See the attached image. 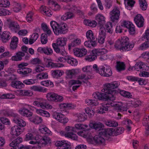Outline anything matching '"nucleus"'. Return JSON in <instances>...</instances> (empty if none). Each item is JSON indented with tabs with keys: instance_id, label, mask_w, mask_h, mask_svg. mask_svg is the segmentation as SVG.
<instances>
[{
	"instance_id": "55",
	"label": "nucleus",
	"mask_w": 149,
	"mask_h": 149,
	"mask_svg": "<svg viewBox=\"0 0 149 149\" xmlns=\"http://www.w3.org/2000/svg\"><path fill=\"white\" fill-rule=\"evenodd\" d=\"M48 75L47 73L43 72L38 74L37 76V79H43L47 78Z\"/></svg>"
},
{
	"instance_id": "6",
	"label": "nucleus",
	"mask_w": 149,
	"mask_h": 149,
	"mask_svg": "<svg viewBox=\"0 0 149 149\" xmlns=\"http://www.w3.org/2000/svg\"><path fill=\"white\" fill-rule=\"evenodd\" d=\"M130 43L129 38L126 36L122 37L120 39H118L115 42L114 47L116 49Z\"/></svg>"
},
{
	"instance_id": "47",
	"label": "nucleus",
	"mask_w": 149,
	"mask_h": 149,
	"mask_svg": "<svg viewBox=\"0 0 149 149\" xmlns=\"http://www.w3.org/2000/svg\"><path fill=\"white\" fill-rule=\"evenodd\" d=\"M30 63L33 65H43L41 61L38 58H35L31 60Z\"/></svg>"
},
{
	"instance_id": "14",
	"label": "nucleus",
	"mask_w": 149,
	"mask_h": 149,
	"mask_svg": "<svg viewBox=\"0 0 149 149\" xmlns=\"http://www.w3.org/2000/svg\"><path fill=\"white\" fill-rule=\"evenodd\" d=\"M134 20L137 26L139 27L143 26L144 19L140 14H138L134 17Z\"/></svg>"
},
{
	"instance_id": "60",
	"label": "nucleus",
	"mask_w": 149,
	"mask_h": 149,
	"mask_svg": "<svg viewBox=\"0 0 149 149\" xmlns=\"http://www.w3.org/2000/svg\"><path fill=\"white\" fill-rule=\"evenodd\" d=\"M10 4L8 0H3V1L2 3H0V7H8Z\"/></svg>"
},
{
	"instance_id": "3",
	"label": "nucleus",
	"mask_w": 149,
	"mask_h": 149,
	"mask_svg": "<svg viewBox=\"0 0 149 149\" xmlns=\"http://www.w3.org/2000/svg\"><path fill=\"white\" fill-rule=\"evenodd\" d=\"M106 93H102L99 92H97L94 93L93 94V96L95 99H98L100 100H106L109 99L111 100H114L115 97L113 94H109V95L106 94Z\"/></svg>"
},
{
	"instance_id": "41",
	"label": "nucleus",
	"mask_w": 149,
	"mask_h": 149,
	"mask_svg": "<svg viewBox=\"0 0 149 149\" xmlns=\"http://www.w3.org/2000/svg\"><path fill=\"white\" fill-rule=\"evenodd\" d=\"M96 41L88 40L84 43L85 46L88 47H91V46L95 47L96 45Z\"/></svg>"
},
{
	"instance_id": "61",
	"label": "nucleus",
	"mask_w": 149,
	"mask_h": 149,
	"mask_svg": "<svg viewBox=\"0 0 149 149\" xmlns=\"http://www.w3.org/2000/svg\"><path fill=\"white\" fill-rule=\"evenodd\" d=\"M35 80L33 79H26L23 81V83L27 85H30L34 84Z\"/></svg>"
},
{
	"instance_id": "33",
	"label": "nucleus",
	"mask_w": 149,
	"mask_h": 149,
	"mask_svg": "<svg viewBox=\"0 0 149 149\" xmlns=\"http://www.w3.org/2000/svg\"><path fill=\"white\" fill-rule=\"evenodd\" d=\"M67 41L66 38H60L57 39L56 44L59 46L63 47L66 45Z\"/></svg>"
},
{
	"instance_id": "49",
	"label": "nucleus",
	"mask_w": 149,
	"mask_h": 149,
	"mask_svg": "<svg viewBox=\"0 0 149 149\" xmlns=\"http://www.w3.org/2000/svg\"><path fill=\"white\" fill-rule=\"evenodd\" d=\"M77 120L78 122L84 121L87 118V116L85 113H79L77 116Z\"/></svg>"
},
{
	"instance_id": "63",
	"label": "nucleus",
	"mask_w": 149,
	"mask_h": 149,
	"mask_svg": "<svg viewBox=\"0 0 149 149\" xmlns=\"http://www.w3.org/2000/svg\"><path fill=\"white\" fill-rule=\"evenodd\" d=\"M9 12L6 9L3 8H0V16H5L9 14Z\"/></svg>"
},
{
	"instance_id": "9",
	"label": "nucleus",
	"mask_w": 149,
	"mask_h": 149,
	"mask_svg": "<svg viewBox=\"0 0 149 149\" xmlns=\"http://www.w3.org/2000/svg\"><path fill=\"white\" fill-rule=\"evenodd\" d=\"M53 116L54 118L61 123L64 124L67 123L68 121V119L61 113H54Z\"/></svg>"
},
{
	"instance_id": "35",
	"label": "nucleus",
	"mask_w": 149,
	"mask_h": 149,
	"mask_svg": "<svg viewBox=\"0 0 149 149\" xmlns=\"http://www.w3.org/2000/svg\"><path fill=\"white\" fill-rule=\"evenodd\" d=\"M86 36L88 40L97 41V39L95 38L93 31L91 30H89L87 32Z\"/></svg>"
},
{
	"instance_id": "37",
	"label": "nucleus",
	"mask_w": 149,
	"mask_h": 149,
	"mask_svg": "<svg viewBox=\"0 0 149 149\" xmlns=\"http://www.w3.org/2000/svg\"><path fill=\"white\" fill-rule=\"evenodd\" d=\"M22 141V138L18 137L16 139L12 141V142L9 145L13 147L16 146H17Z\"/></svg>"
},
{
	"instance_id": "30",
	"label": "nucleus",
	"mask_w": 149,
	"mask_h": 149,
	"mask_svg": "<svg viewBox=\"0 0 149 149\" xmlns=\"http://www.w3.org/2000/svg\"><path fill=\"white\" fill-rule=\"evenodd\" d=\"M104 29L105 32L107 33L111 34L113 33V30L112 29V25L110 22H108L106 24Z\"/></svg>"
},
{
	"instance_id": "26",
	"label": "nucleus",
	"mask_w": 149,
	"mask_h": 149,
	"mask_svg": "<svg viewBox=\"0 0 149 149\" xmlns=\"http://www.w3.org/2000/svg\"><path fill=\"white\" fill-rule=\"evenodd\" d=\"M111 106L110 103L105 102L102 104V106L100 107L99 113H105V111H107L108 108L110 107Z\"/></svg>"
},
{
	"instance_id": "16",
	"label": "nucleus",
	"mask_w": 149,
	"mask_h": 149,
	"mask_svg": "<svg viewBox=\"0 0 149 149\" xmlns=\"http://www.w3.org/2000/svg\"><path fill=\"white\" fill-rule=\"evenodd\" d=\"M114 130L113 128H108L102 130L100 132V135H103L104 137L108 136H114L115 135L114 133Z\"/></svg>"
},
{
	"instance_id": "10",
	"label": "nucleus",
	"mask_w": 149,
	"mask_h": 149,
	"mask_svg": "<svg viewBox=\"0 0 149 149\" xmlns=\"http://www.w3.org/2000/svg\"><path fill=\"white\" fill-rule=\"evenodd\" d=\"M74 55L78 57H81L86 55L87 50L84 48H76L74 49Z\"/></svg>"
},
{
	"instance_id": "44",
	"label": "nucleus",
	"mask_w": 149,
	"mask_h": 149,
	"mask_svg": "<svg viewBox=\"0 0 149 149\" xmlns=\"http://www.w3.org/2000/svg\"><path fill=\"white\" fill-rule=\"evenodd\" d=\"M74 17L73 14L70 12H67L63 15L61 19L64 20H67L68 19H71Z\"/></svg>"
},
{
	"instance_id": "29",
	"label": "nucleus",
	"mask_w": 149,
	"mask_h": 149,
	"mask_svg": "<svg viewBox=\"0 0 149 149\" xmlns=\"http://www.w3.org/2000/svg\"><path fill=\"white\" fill-rule=\"evenodd\" d=\"M30 121L35 124H38L42 123V120L41 117L37 116H33L29 118Z\"/></svg>"
},
{
	"instance_id": "39",
	"label": "nucleus",
	"mask_w": 149,
	"mask_h": 149,
	"mask_svg": "<svg viewBox=\"0 0 149 149\" xmlns=\"http://www.w3.org/2000/svg\"><path fill=\"white\" fill-rule=\"evenodd\" d=\"M56 95V93H54L50 92L48 93L46 96L47 100L50 102H55Z\"/></svg>"
},
{
	"instance_id": "54",
	"label": "nucleus",
	"mask_w": 149,
	"mask_h": 149,
	"mask_svg": "<svg viewBox=\"0 0 149 149\" xmlns=\"http://www.w3.org/2000/svg\"><path fill=\"white\" fill-rule=\"evenodd\" d=\"M114 133L115 135L116 136L122 133V132L124 130V128L123 127H118L114 129Z\"/></svg>"
},
{
	"instance_id": "42",
	"label": "nucleus",
	"mask_w": 149,
	"mask_h": 149,
	"mask_svg": "<svg viewBox=\"0 0 149 149\" xmlns=\"http://www.w3.org/2000/svg\"><path fill=\"white\" fill-rule=\"evenodd\" d=\"M81 40L80 39L77 38L74 40L69 45V48L70 49L71 47H74L79 45L80 43Z\"/></svg>"
},
{
	"instance_id": "12",
	"label": "nucleus",
	"mask_w": 149,
	"mask_h": 149,
	"mask_svg": "<svg viewBox=\"0 0 149 149\" xmlns=\"http://www.w3.org/2000/svg\"><path fill=\"white\" fill-rule=\"evenodd\" d=\"M22 132V130L17 125H15L11 127L10 134L12 135V138H13L14 137V135L17 136Z\"/></svg>"
},
{
	"instance_id": "7",
	"label": "nucleus",
	"mask_w": 149,
	"mask_h": 149,
	"mask_svg": "<svg viewBox=\"0 0 149 149\" xmlns=\"http://www.w3.org/2000/svg\"><path fill=\"white\" fill-rule=\"evenodd\" d=\"M111 20L113 22H117L119 18L120 11L119 8L115 7L110 13Z\"/></svg>"
},
{
	"instance_id": "59",
	"label": "nucleus",
	"mask_w": 149,
	"mask_h": 149,
	"mask_svg": "<svg viewBox=\"0 0 149 149\" xmlns=\"http://www.w3.org/2000/svg\"><path fill=\"white\" fill-rule=\"evenodd\" d=\"M53 77L55 78H57L58 77H60L62 74L60 71L59 70H55L52 73Z\"/></svg>"
},
{
	"instance_id": "11",
	"label": "nucleus",
	"mask_w": 149,
	"mask_h": 149,
	"mask_svg": "<svg viewBox=\"0 0 149 149\" xmlns=\"http://www.w3.org/2000/svg\"><path fill=\"white\" fill-rule=\"evenodd\" d=\"M115 109L118 112L126 111L128 108L126 104L121 102H118L114 105Z\"/></svg>"
},
{
	"instance_id": "28",
	"label": "nucleus",
	"mask_w": 149,
	"mask_h": 149,
	"mask_svg": "<svg viewBox=\"0 0 149 149\" xmlns=\"http://www.w3.org/2000/svg\"><path fill=\"white\" fill-rule=\"evenodd\" d=\"M11 85L12 87L17 89H21L24 86L23 83L19 81H12Z\"/></svg>"
},
{
	"instance_id": "50",
	"label": "nucleus",
	"mask_w": 149,
	"mask_h": 149,
	"mask_svg": "<svg viewBox=\"0 0 149 149\" xmlns=\"http://www.w3.org/2000/svg\"><path fill=\"white\" fill-rule=\"evenodd\" d=\"M68 77L70 78H72L75 75V71L74 69H72L70 70L66 71L65 72Z\"/></svg>"
},
{
	"instance_id": "51",
	"label": "nucleus",
	"mask_w": 149,
	"mask_h": 149,
	"mask_svg": "<svg viewBox=\"0 0 149 149\" xmlns=\"http://www.w3.org/2000/svg\"><path fill=\"white\" fill-rule=\"evenodd\" d=\"M120 94L123 96L128 98H132V95L130 93L127 92L125 91L122 90L120 92Z\"/></svg>"
},
{
	"instance_id": "32",
	"label": "nucleus",
	"mask_w": 149,
	"mask_h": 149,
	"mask_svg": "<svg viewBox=\"0 0 149 149\" xmlns=\"http://www.w3.org/2000/svg\"><path fill=\"white\" fill-rule=\"evenodd\" d=\"M116 67L117 70L119 72L125 69V65L123 62L117 61L116 63Z\"/></svg>"
},
{
	"instance_id": "2",
	"label": "nucleus",
	"mask_w": 149,
	"mask_h": 149,
	"mask_svg": "<svg viewBox=\"0 0 149 149\" xmlns=\"http://www.w3.org/2000/svg\"><path fill=\"white\" fill-rule=\"evenodd\" d=\"M119 85V82L117 81H113L110 83L106 84L104 85V88L102 91L107 94H113L114 93L113 89L117 88Z\"/></svg>"
},
{
	"instance_id": "38",
	"label": "nucleus",
	"mask_w": 149,
	"mask_h": 149,
	"mask_svg": "<svg viewBox=\"0 0 149 149\" xmlns=\"http://www.w3.org/2000/svg\"><path fill=\"white\" fill-rule=\"evenodd\" d=\"M105 124L108 126L115 127L118 126V123L114 121L108 120L104 121Z\"/></svg>"
},
{
	"instance_id": "57",
	"label": "nucleus",
	"mask_w": 149,
	"mask_h": 149,
	"mask_svg": "<svg viewBox=\"0 0 149 149\" xmlns=\"http://www.w3.org/2000/svg\"><path fill=\"white\" fill-rule=\"evenodd\" d=\"M149 47V41H146L145 42L142 43L139 47V49L142 50L146 49Z\"/></svg>"
},
{
	"instance_id": "20",
	"label": "nucleus",
	"mask_w": 149,
	"mask_h": 149,
	"mask_svg": "<svg viewBox=\"0 0 149 149\" xmlns=\"http://www.w3.org/2000/svg\"><path fill=\"white\" fill-rule=\"evenodd\" d=\"M10 34L7 31H4L1 34L0 33V39L4 42L8 41L11 38Z\"/></svg>"
},
{
	"instance_id": "22",
	"label": "nucleus",
	"mask_w": 149,
	"mask_h": 149,
	"mask_svg": "<svg viewBox=\"0 0 149 149\" xmlns=\"http://www.w3.org/2000/svg\"><path fill=\"white\" fill-rule=\"evenodd\" d=\"M47 66L48 67H51L52 68L56 67H61L63 66V64L62 63H54L51 61L50 59H46Z\"/></svg>"
},
{
	"instance_id": "15",
	"label": "nucleus",
	"mask_w": 149,
	"mask_h": 149,
	"mask_svg": "<svg viewBox=\"0 0 149 149\" xmlns=\"http://www.w3.org/2000/svg\"><path fill=\"white\" fill-rule=\"evenodd\" d=\"M112 71L109 66L102 67L100 75L103 77H109L112 75Z\"/></svg>"
},
{
	"instance_id": "27",
	"label": "nucleus",
	"mask_w": 149,
	"mask_h": 149,
	"mask_svg": "<svg viewBox=\"0 0 149 149\" xmlns=\"http://www.w3.org/2000/svg\"><path fill=\"white\" fill-rule=\"evenodd\" d=\"M24 56L25 54L24 53L21 52H19L16 53L15 56L12 57V59L13 60L15 61H20L22 60V57Z\"/></svg>"
},
{
	"instance_id": "18",
	"label": "nucleus",
	"mask_w": 149,
	"mask_h": 149,
	"mask_svg": "<svg viewBox=\"0 0 149 149\" xmlns=\"http://www.w3.org/2000/svg\"><path fill=\"white\" fill-rule=\"evenodd\" d=\"M134 47L133 44L128 43L127 45H125L124 46H122V47L117 49V50H119L121 52H126L129 51L131 50Z\"/></svg>"
},
{
	"instance_id": "4",
	"label": "nucleus",
	"mask_w": 149,
	"mask_h": 149,
	"mask_svg": "<svg viewBox=\"0 0 149 149\" xmlns=\"http://www.w3.org/2000/svg\"><path fill=\"white\" fill-rule=\"evenodd\" d=\"M33 104L38 107H40L43 109H51L52 107L49 104H47L45 100L42 98H37L33 102Z\"/></svg>"
},
{
	"instance_id": "21",
	"label": "nucleus",
	"mask_w": 149,
	"mask_h": 149,
	"mask_svg": "<svg viewBox=\"0 0 149 149\" xmlns=\"http://www.w3.org/2000/svg\"><path fill=\"white\" fill-rule=\"evenodd\" d=\"M93 54L96 55L97 57V56H101L102 55L107 54V51L104 48L101 49H95L93 50Z\"/></svg>"
},
{
	"instance_id": "48",
	"label": "nucleus",
	"mask_w": 149,
	"mask_h": 149,
	"mask_svg": "<svg viewBox=\"0 0 149 149\" xmlns=\"http://www.w3.org/2000/svg\"><path fill=\"white\" fill-rule=\"evenodd\" d=\"M96 58V56L95 54H93L92 50L91 54L86 56L85 59L86 61H91L94 60Z\"/></svg>"
},
{
	"instance_id": "8",
	"label": "nucleus",
	"mask_w": 149,
	"mask_h": 149,
	"mask_svg": "<svg viewBox=\"0 0 149 149\" xmlns=\"http://www.w3.org/2000/svg\"><path fill=\"white\" fill-rule=\"evenodd\" d=\"M122 25L128 29V31L130 34L135 35L136 33V30L134 26L131 22L124 21L123 22Z\"/></svg>"
},
{
	"instance_id": "24",
	"label": "nucleus",
	"mask_w": 149,
	"mask_h": 149,
	"mask_svg": "<svg viewBox=\"0 0 149 149\" xmlns=\"http://www.w3.org/2000/svg\"><path fill=\"white\" fill-rule=\"evenodd\" d=\"M13 120L15 123L18 125V126L20 127H23L26 126V122L23 120L19 118V117H16L13 119Z\"/></svg>"
},
{
	"instance_id": "5",
	"label": "nucleus",
	"mask_w": 149,
	"mask_h": 149,
	"mask_svg": "<svg viewBox=\"0 0 149 149\" xmlns=\"http://www.w3.org/2000/svg\"><path fill=\"white\" fill-rule=\"evenodd\" d=\"M65 129L68 132L65 134L64 135L65 137L70 138L73 140H77V135L73 132H76V130H75L74 127L67 126L66 127Z\"/></svg>"
},
{
	"instance_id": "64",
	"label": "nucleus",
	"mask_w": 149,
	"mask_h": 149,
	"mask_svg": "<svg viewBox=\"0 0 149 149\" xmlns=\"http://www.w3.org/2000/svg\"><path fill=\"white\" fill-rule=\"evenodd\" d=\"M85 112L90 116L93 115L94 114V111L91 108H86L85 109Z\"/></svg>"
},
{
	"instance_id": "58",
	"label": "nucleus",
	"mask_w": 149,
	"mask_h": 149,
	"mask_svg": "<svg viewBox=\"0 0 149 149\" xmlns=\"http://www.w3.org/2000/svg\"><path fill=\"white\" fill-rule=\"evenodd\" d=\"M13 6L15 7L13 8L14 11L16 12L19 11L21 10V8L20 5L18 3L16 2H14L13 3Z\"/></svg>"
},
{
	"instance_id": "19",
	"label": "nucleus",
	"mask_w": 149,
	"mask_h": 149,
	"mask_svg": "<svg viewBox=\"0 0 149 149\" xmlns=\"http://www.w3.org/2000/svg\"><path fill=\"white\" fill-rule=\"evenodd\" d=\"M96 20L98 25L100 26L103 27L105 22V17L101 14L97 15L96 17Z\"/></svg>"
},
{
	"instance_id": "53",
	"label": "nucleus",
	"mask_w": 149,
	"mask_h": 149,
	"mask_svg": "<svg viewBox=\"0 0 149 149\" xmlns=\"http://www.w3.org/2000/svg\"><path fill=\"white\" fill-rule=\"evenodd\" d=\"M93 69L92 71L97 73H98L100 75L101 74V73L102 71V68H100L99 67H98L97 65L96 64H94L93 66Z\"/></svg>"
},
{
	"instance_id": "23",
	"label": "nucleus",
	"mask_w": 149,
	"mask_h": 149,
	"mask_svg": "<svg viewBox=\"0 0 149 149\" xmlns=\"http://www.w3.org/2000/svg\"><path fill=\"white\" fill-rule=\"evenodd\" d=\"M19 112L22 116L26 117H30L33 115L32 112L25 108H23L19 110Z\"/></svg>"
},
{
	"instance_id": "34",
	"label": "nucleus",
	"mask_w": 149,
	"mask_h": 149,
	"mask_svg": "<svg viewBox=\"0 0 149 149\" xmlns=\"http://www.w3.org/2000/svg\"><path fill=\"white\" fill-rule=\"evenodd\" d=\"M91 125L93 126L91 127L93 129H94L97 131L100 130L104 127L103 125L100 122L95 123L94 124H90V126H91Z\"/></svg>"
},
{
	"instance_id": "1",
	"label": "nucleus",
	"mask_w": 149,
	"mask_h": 149,
	"mask_svg": "<svg viewBox=\"0 0 149 149\" xmlns=\"http://www.w3.org/2000/svg\"><path fill=\"white\" fill-rule=\"evenodd\" d=\"M50 25L55 34L58 35L65 33L67 31V25L64 23L58 24L54 21L50 22Z\"/></svg>"
},
{
	"instance_id": "43",
	"label": "nucleus",
	"mask_w": 149,
	"mask_h": 149,
	"mask_svg": "<svg viewBox=\"0 0 149 149\" xmlns=\"http://www.w3.org/2000/svg\"><path fill=\"white\" fill-rule=\"evenodd\" d=\"M30 89L34 91L42 92H46L47 90V89H43V88L42 87L37 86H31V87Z\"/></svg>"
},
{
	"instance_id": "45",
	"label": "nucleus",
	"mask_w": 149,
	"mask_h": 149,
	"mask_svg": "<svg viewBox=\"0 0 149 149\" xmlns=\"http://www.w3.org/2000/svg\"><path fill=\"white\" fill-rule=\"evenodd\" d=\"M68 63L72 66H75L77 65L78 62L76 59L68 56Z\"/></svg>"
},
{
	"instance_id": "62",
	"label": "nucleus",
	"mask_w": 149,
	"mask_h": 149,
	"mask_svg": "<svg viewBox=\"0 0 149 149\" xmlns=\"http://www.w3.org/2000/svg\"><path fill=\"white\" fill-rule=\"evenodd\" d=\"M143 124L145 127L149 125V115L146 116H145L143 119Z\"/></svg>"
},
{
	"instance_id": "31",
	"label": "nucleus",
	"mask_w": 149,
	"mask_h": 149,
	"mask_svg": "<svg viewBox=\"0 0 149 149\" xmlns=\"http://www.w3.org/2000/svg\"><path fill=\"white\" fill-rule=\"evenodd\" d=\"M103 135H100V132L99 135H95L93 138L94 141L98 143H102L105 141V139L102 136Z\"/></svg>"
},
{
	"instance_id": "36",
	"label": "nucleus",
	"mask_w": 149,
	"mask_h": 149,
	"mask_svg": "<svg viewBox=\"0 0 149 149\" xmlns=\"http://www.w3.org/2000/svg\"><path fill=\"white\" fill-rule=\"evenodd\" d=\"M39 143L44 146L49 143L50 141V139L49 137H42L40 140H39Z\"/></svg>"
},
{
	"instance_id": "46",
	"label": "nucleus",
	"mask_w": 149,
	"mask_h": 149,
	"mask_svg": "<svg viewBox=\"0 0 149 149\" xmlns=\"http://www.w3.org/2000/svg\"><path fill=\"white\" fill-rule=\"evenodd\" d=\"M140 6L141 9L146 10L147 8V5L146 0H139Z\"/></svg>"
},
{
	"instance_id": "17",
	"label": "nucleus",
	"mask_w": 149,
	"mask_h": 149,
	"mask_svg": "<svg viewBox=\"0 0 149 149\" xmlns=\"http://www.w3.org/2000/svg\"><path fill=\"white\" fill-rule=\"evenodd\" d=\"M9 28L14 33H16L20 29V27L18 23L14 21H11L9 24Z\"/></svg>"
},
{
	"instance_id": "56",
	"label": "nucleus",
	"mask_w": 149,
	"mask_h": 149,
	"mask_svg": "<svg viewBox=\"0 0 149 149\" xmlns=\"http://www.w3.org/2000/svg\"><path fill=\"white\" fill-rule=\"evenodd\" d=\"M15 97V95L11 93L4 94L2 95L1 96L2 99H11L14 98Z\"/></svg>"
},
{
	"instance_id": "52",
	"label": "nucleus",
	"mask_w": 149,
	"mask_h": 149,
	"mask_svg": "<svg viewBox=\"0 0 149 149\" xmlns=\"http://www.w3.org/2000/svg\"><path fill=\"white\" fill-rule=\"evenodd\" d=\"M41 41L42 44H45L47 42V35L46 33H42L41 37Z\"/></svg>"
},
{
	"instance_id": "13",
	"label": "nucleus",
	"mask_w": 149,
	"mask_h": 149,
	"mask_svg": "<svg viewBox=\"0 0 149 149\" xmlns=\"http://www.w3.org/2000/svg\"><path fill=\"white\" fill-rule=\"evenodd\" d=\"M55 145L56 146L63 147L61 149L58 148L57 149H70L71 148L70 145L68 144L66 141L64 140L58 141L56 142Z\"/></svg>"
},
{
	"instance_id": "40",
	"label": "nucleus",
	"mask_w": 149,
	"mask_h": 149,
	"mask_svg": "<svg viewBox=\"0 0 149 149\" xmlns=\"http://www.w3.org/2000/svg\"><path fill=\"white\" fill-rule=\"evenodd\" d=\"M75 130H77L84 129V131H87L89 130L88 129H86L88 127L87 125H83L81 124H77L75 125Z\"/></svg>"
},
{
	"instance_id": "25",
	"label": "nucleus",
	"mask_w": 149,
	"mask_h": 149,
	"mask_svg": "<svg viewBox=\"0 0 149 149\" xmlns=\"http://www.w3.org/2000/svg\"><path fill=\"white\" fill-rule=\"evenodd\" d=\"M18 38L16 36H14L11 38V41L10 43V48L13 50L16 49L17 45Z\"/></svg>"
}]
</instances>
